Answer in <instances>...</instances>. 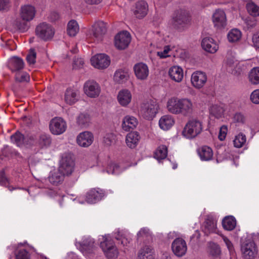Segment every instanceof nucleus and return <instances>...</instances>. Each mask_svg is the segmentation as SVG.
<instances>
[{"mask_svg":"<svg viewBox=\"0 0 259 259\" xmlns=\"http://www.w3.org/2000/svg\"><path fill=\"white\" fill-rule=\"evenodd\" d=\"M191 24V18L188 11L179 9L174 12L172 15L171 26L174 29L179 32L187 30Z\"/></svg>","mask_w":259,"mask_h":259,"instance_id":"f257e3e1","label":"nucleus"},{"mask_svg":"<svg viewBox=\"0 0 259 259\" xmlns=\"http://www.w3.org/2000/svg\"><path fill=\"white\" fill-rule=\"evenodd\" d=\"M202 130L201 122L196 119H192L185 125L182 131V135L187 138L192 139L200 134Z\"/></svg>","mask_w":259,"mask_h":259,"instance_id":"f03ea898","label":"nucleus"},{"mask_svg":"<svg viewBox=\"0 0 259 259\" xmlns=\"http://www.w3.org/2000/svg\"><path fill=\"white\" fill-rule=\"evenodd\" d=\"M36 36L44 41L51 40L55 34V29L46 22L40 23L35 29Z\"/></svg>","mask_w":259,"mask_h":259,"instance_id":"7ed1b4c3","label":"nucleus"},{"mask_svg":"<svg viewBox=\"0 0 259 259\" xmlns=\"http://www.w3.org/2000/svg\"><path fill=\"white\" fill-rule=\"evenodd\" d=\"M100 247L108 259H115L117 257L118 251L111 239L104 238L100 243Z\"/></svg>","mask_w":259,"mask_h":259,"instance_id":"20e7f679","label":"nucleus"},{"mask_svg":"<svg viewBox=\"0 0 259 259\" xmlns=\"http://www.w3.org/2000/svg\"><path fill=\"white\" fill-rule=\"evenodd\" d=\"M74 165L72 154L65 153L63 155L60 160V166L58 169L66 176H69L73 172Z\"/></svg>","mask_w":259,"mask_h":259,"instance_id":"39448f33","label":"nucleus"},{"mask_svg":"<svg viewBox=\"0 0 259 259\" xmlns=\"http://www.w3.org/2000/svg\"><path fill=\"white\" fill-rule=\"evenodd\" d=\"M158 105L155 101L149 100L143 103L141 107V113L147 120H151L157 112Z\"/></svg>","mask_w":259,"mask_h":259,"instance_id":"423d86ee","label":"nucleus"},{"mask_svg":"<svg viewBox=\"0 0 259 259\" xmlns=\"http://www.w3.org/2000/svg\"><path fill=\"white\" fill-rule=\"evenodd\" d=\"M241 250L245 259H254L257 252V247L253 241L247 240L241 245Z\"/></svg>","mask_w":259,"mask_h":259,"instance_id":"0eeeda50","label":"nucleus"},{"mask_svg":"<svg viewBox=\"0 0 259 259\" xmlns=\"http://www.w3.org/2000/svg\"><path fill=\"white\" fill-rule=\"evenodd\" d=\"M131 36L127 32H119L114 37V45L119 50L125 49L131 42Z\"/></svg>","mask_w":259,"mask_h":259,"instance_id":"6e6552de","label":"nucleus"},{"mask_svg":"<svg viewBox=\"0 0 259 259\" xmlns=\"http://www.w3.org/2000/svg\"><path fill=\"white\" fill-rule=\"evenodd\" d=\"M92 64L98 69L106 68L110 64V59L108 56L105 54H97L91 59Z\"/></svg>","mask_w":259,"mask_h":259,"instance_id":"1a4fd4ad","label":"nucleus"},{"mask_svg":"<svg viewBox=\"0 0 259 259\" xmlns=\"http://www.w3.org/2000/svg\"><path fill=\"white\" fill-rule=\"evenodd\" d=\"M171 249L176 256H183L186 254L187 250L186 241L181 238H176L172 242Z\"/></svg>","mask_w":259,"mask_h":259,"instance_id":"9d476101","label":"nucleus"},{"mask_svg":"<svg viewBox=\"0 0 259 259\" xmlns=\"http://www.w3.org/2000/svg\"><path fill=\"white\" fill-rule=\"evenodd\" d=\"M107 31V23L103 21H98L93 25L91 35L98 41L102 39L103 35Z\"/></svg>","mask_w":259,"mask_h":259,"instance_id":"9b49d317","label":"nucleus"},{"mask_svg":"<svg viewBox=\"0 0 259 259\" xmlns=\"http://www.w3.org/2000/svg\"><path fill=\"white\" fill-rule=\"evenodd\" d=\"M66 128V122L61 118L53 119L50 123V129L54 135H60L63 133Z\"/></svg>","mask_w":259,"mask_h":259,"instance_id":"f8f14e48","label":"nucleus"},{"mask_svg":"<svg viewBox=\"0 0 259 259\" xmlns=\"http://www.w3.org/2000/svg\"><path fill=\"white\" fill-rule=\"evenodd\" d=\"M212 21L214 27L217 29L225 28L227 25V21L224 11L221 9L216 10L212 16Z\"/></svg>","mask_w":259,"mask_h":259,"instance_id":"ddd939ff","label":"nucleus"},{"mask_svg":"<svg viewBox=\"0 0 259 259\" xmlns=\"http://www.w3.org/2000/svg\"><path fill=\"white\" fill-rule=\"evenodd\" d=\"M85 94L91 98L97 97L100 93V88L98 83L94 80H88L84 85Z\"/></svg>","mask_w":259,"mask_h":259,"instance_id":"4468645a","label":"nucleus"},{"mask_svg":"<svg viewBox=\"0 0 259 259\" xmlns=\"http://www.w3.org/2000/svg\"><path fill=\"white\" fill-rule=\"evenodd\" d=\"M94 140L93 134L89 131H85L80 133L77 137V143L80 147H88L90 146Z\"/></svg>","mask_w":259,"mask_h":259,"instance_id":"2eb2a0df","label":"nucleus"},{"mask_svg":"<svg viewBox=\"0 0 259 259\" xmlns=\"http://www.w3.org/2000/svg\"><path fill=\"white\" fill-rule=\"evenodd\" d=\"M207 80V76L204 72L196 71L191 76V82L194 87L197 89L201 88Z\"/></svg>","mask_w":259,"mask_h":259,"instance_id":"dca6fc26","label":"nucleus"},{"mask_svg":"<svg viewBox=\"0 0 259 259\" xmlns=\"http://www.w3.org/2000/svg\"><path fill=\"white\" fill-rule=\"evenodd\" d=\"M136 77L140 80H144L147 78L149 70L147 65L143 63H139L135 65L134 67Z\"/></svg>","mask_w":259,"mask_h":259,"instance_id":"f3484780","label":"nucleus"},{"mask_svg":"<svg viewBox=\"0 0 259 259\" xmlns=\"http://www.w3.org/2000/svg\"><path fill=\"white\" fill-rule=\"evenodd\" d=\"M35 10L34 7L31 5H25L21 7L20 17L23 21H29L33 19L35 16Z\"/></svg>","mask_w":259,"mask_h":259,"instance_id":"a211bd4d","label":"nucleus"},{"mask_svg":"<svg viewBox=\"0 0 259 259\" xmlns=\"http://www.w3.org/2000/svg\"><path fill=\"white\" fill-rule=\"evenodd\" d=\"M96 247L94 239L87 238L80 243V249L84 253L91 254L94 253Z\"/></svg>","mask_w":259,"mask_h":259,"instance_id":"6ab92c4d","label":"nucleus"},{"mask_svg":"<svg viewBox=\"0 0 259 259\" xmlns=\"http://www.w3.org/2000/svg\"><path fill=\"white\" fill-rule=\"evenodd\" d=\"M104 196V193L102 190L93 189L87 195V201L90 203H95Z\"/></svg>","mask_w":259,"mask_h":259,"instance_id":"aec40b11","label":"nucleus"},{"mask_svg":"<svg viewBox=\"0 0 259 259\" xmlns=\"http://www.w3.org/2000/svg\"><path fill=\"white\" fill-rule=\"evenodd\" d=\"M201 46L204 50L210 53H214L218 49V46L214 40L210 37L204 38L201 42Z\"/></svg>","mask_w":259,"mask_h":259,"instance_id":"412c9836","label":"nucleus"},{"mask_svg":"<svg viewBox=\"0 0 259 259\" xmlns=\"http://www.w3.org/2000/svg\"><path fill=\"white\" fill-rule=\"evenodd\" d=\"M148 10V6L147 3L144 1H139L136 4L134 14L137 18L141 19L147 15Z\"/></svg>","mask_w":259,"mask_h":259,"instance_id":"4be33fe9","label":"nucleus"},{"mask_svg":"<svg viewBox=\"0 0 259 259\" xmlns=\"http://www.w3.org/2000/svg\"><path fill=\"white\" fill-rule=\"evenodd\" d=\"M181 99L171 98L167 103V108L169 112L172 114H179L181 113Z\"/></svg>","mask_w":259,"mask_h":259,"instance_id":"5701e85b","label":"nucleus"},{"mask_svg":"<svg viewBox=\"0 0 259 259\" xmlns=\"http://www.w3.org/2000/svg\"><path fill=\"white\" fill-rule=\"evenodd\" d=\"M138 123L137 119L134 116H126L123 119L122 127L123 130L130 131L131 129H134Z\"/></svg>","mask_w":259,"mask_h":259,"instance_id":"b1692460","label":"nucleus"},{"mask_svg":"<svg viewBox=\"0 0 259 259\" xmlns=\"http://www.w3.org/2000/svg\"><path fill=\"white\" fill-rule=\"evenodd\" d=\"M23 60L18 57H13L10 61L9 67L12 72H18L24 68Z\"/></svg>","mask_w":259,"mask_h":259,"instance_id":"393cba45","label":"nucleus"},{"mask_svg":"<svg viewBox=\"0 0 259 259\" xmlns=\"http://www.w3.org/2000/svg\"><path fill=\"white\" fill-rule=\"evenodd\" d=\"M168 74L171 79L178 82H181L183 78V70L178 66L171 67L169 70Z\"/></svg>","mask_w":259,"mask_h":259,"instance_id":"a878e982","label":"nucleus"},{"mask_svg":"<svg viewBox=\"0 0 259 259\" xmlns=\"http://www.w3.org/2000/svg\"><path fill=\"white\" fill-rule=\"evenodd\" d=\"M193 112L192 103L188 99H181V113L184 116H189Z\"/></svg>","mask_w":259,"mask_h":259,"instance_id":"bb28decb","label":"nucleus"},{"mask_svg":"<svg viewBox=\"0 0 259 259\" xmlns=\"http://www.w3.org/2000/svg\"><path fill=\"white\" fill-rule=\"evenodd\" d=\"M117 99L121 105L125 106L131 102L132 95L128 90H123L119 92Z\"/></svg>","mask_w":259,"mask_h":259,"instance_id":"cd10ccee","label":"nucleus"},{"mask_svg":"<svg viewBox=\"0 0 259 259\" xmlns=\"http://www.w3.org/2000/svg\"><path fill=\"white\" fill-rule=\"evenodd\" d=\"M153 253V249L151 246L145 245L139 250L138 258V259H154Z\"/></svg>","mask_w":259,"mask_h":259,"instance_id":"c85d7f7f","label":"nucleus"},{"mask_svg":"<svg viewBox=\"0 0 259 259\" xmlns=\"http://www.w3.org/2000/svg\"><path fill=\"white\" fill-rule=\"evenodd\" d=\"M140 136L137 132L128 133L126 137V143L131 148H135L138 144Z\"/></svg>","mask_w":259,"mask_h":259,"instance_id":"c756f323","label":"nucleus"},{"mask_svg":"<svg viewBox=\"0 0 259 259\" xmlns=\"http://www.w3.org/2000/svg\"><path fill=\"white\" fill-rule=\"evenodd\" d=\"M198 153L202 160L207 161L211 159L213 156L212 149L207 146H204L198 150Z\"/></svg>","mask_w":259,"mask_h":259,"instance_id":"7c9ffc66","label":"nucleus"},{"mask_svg":"<svg viewBox=\"0 0 259 259\" xmlns=\"http://www.w3.org/2000/svg\"><path fill=\"white\" fill-rule=\"evenodd\" d=\"M208 255L213 258H220L221 250L220 246L214 242H210L208 246Z\"/></svg>","mask_w":259,"mask_h":259,"instance_id":"2f4dec72","label":"nucleus"},{"mask_svg":"<svg viewBox=\"0 0 259 259\" xmlns=\"http://www.w3.org/2000/svg\"><path fill=\"white\" fill-rule=\"evenodd\" d=\"M66 175L61 172L58 169L57 171L51 174L48 178L49 182L54 185H58L61 184L64 180V176Z\"/></svg>","mask_w":259,"mask_h":259,"instance_id":"473e14b6","label":"nucleus"},{"mask_svg":"<svg viewBox=\"0 0 259 259\" xmlns=\"http://www.w3.org/2000/svg\"><path fill=\"white\" fill-rule=\"evenodd\" d=\"M175 121L171 115H164L159 121V126L164 130H168L174 124Z\"/></svg>","mask_w":259,"mask_h":259,"instance_id":"72a5a7b5","label":"nucleus"},{"mask_svg":"<svg viewBox=\"0 0 259 259\" xmlns=\"http://www.w3.org/2000/svg\"><path fill=\"white\" fill-rule=\"evenodd\" d=\"M77 124L82 128L88 127L91 123V117L87 113H80L77 118Z\"/></svg>","mask_w":259,"mask_h":259,"instance_id":"f704fd0d","label":"nucleus"},{"mask_svg":"<svg viewBox=\"0 0 259 259\" xmlns=\"http://www.w3.org/2000/svg\"><path fill=\"white\" fill-rule=\"evenodd\" d=\"M222 225L225 230L232 231L236 227V219L233 216L226 217L222 221Z\"/></svg>","mask_w":259,"mask_h":259,"instance_id":"c9c22d12","label":"nucleus"},{"mask_svg":"<svg viewBox=\"0 0 259 259\" xmlns=\"http://www.w3.org/2000/svg\"><path fill=\"white\" fill-rule=\"evenodd\" d=\"M216 223L214 220L211 217L208 216L204 222V229L206 233H209L214 231Z\"/></svg>","mask_w":259,"mask_h":259,"instance_id":"e433bc0d","label":"nucleus"},{"mask_svg":"<svg viewBox=\"0 0 259 259\" xmlns=\"http://www.w3.org/2000/svg\"><path fill=\"white\" fill-rule=\"evenodd\" d=\"M37 143L40 148H46L51 145V139L49 135L41 134L39 136Z\"/></svg>","mask_w":259,"mask_h":259,"instance_id":"4c0bfd02","label":"nucleus"},{"mask_svg":"<svg viewBox=\"0 0 259 259\" xmlns=\"http://www.w3.org/2000/svg\"><path fill=\"white\" fill-rule=\"evenodd\" d=\"M79 30V27L75 20H70L67 25V31L70 36H74Z\"/></svg>","mask_w":259,"mask_h":259,"instance_id":"58836bf2","label":"nucleus"},{"mask_svg":"<svg viewBox=\"0 0 259 259\" xmlns=\"http://www.w3.org/2000/svg\"><path fill=\"white\" fill-rule=\"evenodd\" d=\"M167 154V148L165 145L159 146L154 152V157L158 160L165 159Z\"/></svg>","mask_w":259,"mask_h":259,"instance_id":"ea45409f","label":"nucleus"},{"mask_svg":"<svg viewBox=\"0 0 259 259\" xmlns=\"http://www.w3.org/2000/svg\"><path fill=\"white\" fill-rule=\"evenodd\" d=\"M224 112L223 108L218 105H213L209 108V113L211 116L217 118L222 117Z\"/></svg>","mask_w":259,"mask_h":259,"instance_id":"a19ab883","label":"nucleus"},{"mask_svg":"<svg viewBox=\"0 0 259 259\" xmlns=\"http://www.w3.org/2000/svg\"><path fill=\"white\" fill-rule=\"evenodd\" d=\"M249 80L253 84L259 83V67H254L251 70L249 74Z\"/></svg>","mask_w":259,"mask_h":259,"instance_id":"79ce46f5","label":"nucleus"},{"mask_svg":"<svg viewBox=\"0 0 259 259\" xmlns=\"http://www.w3.org/2000/svg\"><path fill=\"white\" fill-rule=\"evenodd\" d=\"M11 139L18 146L20 147L25 144L24 135L18 131L11 136Z\"/></svg>","mask_w":259,"mask_h":259,"instance_id":"37998d69","label":"nucleus"},{"mask_svg":"<svg viewBox=\"0 0 259 259\" xmlns=\"http://www.w3.org/2000/svg\"><path fill=\"white\" fill-rule=\"evenodd\" d=\"M76 93L71 89H67L65 95V100L67 103L69 104H74L76 101Z\"/></svg>","mask_w":259,"mask_h":259,"instance_id":"c03bdc74","label":"nucleus"},{"mask_svg":"<svg viewBox=\"0 0 259 259\" xmlns=\"http://www.w3.org/2000/svg\"><path fill=\"white\" fill-rule=\"evenodd\" d=\"M241 37V32L237 29H232L228 34V39L230 42H235L239 39Z\"/></svg>","mask_w":259,"mask_h":259,"instance_id":"a18cd8bd","label":"nucleus"},{"mask_svg":"<svg viewBox=\"0 0 259 259\" xmlns=\"http://www.w3.org/2000/svg\"><path fill=\"white\" fill-rule=\"evenodd\" d=\"M28 22L23 21L22 19L17 18L14 22V25L18 30L24 32L28 29Z\"/></svg>","mask_w":259,"mask_h":259,"instance_id":"49530a36","label":"nucleus"},{"mask_svg":"<svg viewBox=\"0 0 259 259\" xmlns=\"http://www.w3.org/2000/svg\"><path fill=\"white\" fill-rule=\"evenodd\" d=\"M246 9L249 14L254 17L259 15V7L254 3H249L246 5Z\"/></svg>","mask_w":259,"mask_h":259,"instance_id":"de8ad7c7","label":"nucleus"},{"mask_svg":"<svg viewBox=\"0 0 259 259\" xmlns=\"http://www.w3.org/2000/svg\"><path fill=\"white\" fill-rule=\"evenodd\" d=\"M128 76L121 71H116L114 76V80L118 83H121L127 80Z\"/></svg>","mask_w":259,"mask_h":259,"instance_id":"09e8293b","label":"nucleus"},{"mask_svg":"<svg viewBox=\"0 0 259 259\" xmlns=\"http://www.w3.org/2000/svg\"><path fill=\"white\" fill-rule=\"evenodd\" d=\"M29 78V75L26 72H17L15 75V80L19 82H28Z\"/></svg>","mask_w":259,"mask_h":259,"instance_id":"8fccbe9b","label":"nucleus"},{"mask_svg":"<svg viewBox=\"0 0 259 259\" xmlns=\"http://www.w3.org/2000/svg\"><path fill=\"white\" fill-rule=\"evenodd\" d=\"M245 142V136L242 135H238L233 141L234 146L237 148L241 147Z\"/></svg>","mask_w":259,"mask_h":259,"instance_id":"3c124183","label":"nucleus"},{"mask_svg":"<svg viewBox=\"0 0 259 259\" xmlns=\"http://www.w3.org/2000/svg\"><path fill=\"white\" fill-rule=\"evenodd\" d=\"M36 53L34 49H30L29 54L27 55L26 60L30 64H34L35 63Z\"/></svg>","mask_w":259,"mask_h":259,"instance_id":"603ef678","label":"nucleus"},{"mask_svg":"<svg viewBox=\"0 0 259 259\" xmlns=\"http://www.w3.org/2000/svg\"><path fill=\"white\" fill-rule=\"evenodd\" d=\"M115 136L112 133L106 134L104 137L103 142L107 146H110L114 141Z\"/></svg>","mask_w":259,"mask_h":259,"instance_id":"864d4df0","label":"nucleus"},{"mask_svg":"<svg viewBox=\"0 0 259 259\" xmlns=\"http://www.w3.org/2000/svg\"><path fill=\"white\" fill-rule=\"evenodd\" d=\"M16 259H30L28 252L26 249H21L15 254Z\"/></svg>","mask_w":259,"mask_h":259,"instance_id":"5fc2aeb1","label":"nucleus"},{"mask_svg":"<svg viewBox=\"0 0 259 259\" xmlns=\"http://www.w3.org/2000/svg\"><path fill=\"white\" fill-rule=\"evenodd\" d=\"M84 64V61L81 58L74 57L72 64L73 69H77L81 68Z\"/></svg>","mask_w":259,"mask_h":259,"instance_id":"6e6d98bb","label":"nucleus"},{"mask_svg":"<svg viewBox=\"0 0 259 259\" xmlns=\"http://www.w3.org/2000/svg\"><path fill=\"white\" fill-rule=\"evenodd\" d=\"M228 128L226 125H223L220 130L218 138L220 141H224L226 137Z\"/></svg>","mask_w":259,"mask_h":259,"instance_id":"4d7b16f0","label":"nucleus"},{"mask_svg":"<svg viewBox=\"0 0 259 259\" xmlns=\"http://www.w3.org/2000/svg\"><path fill=\"white\" fill-rule=\"evenodd\" d=\"M119 165L114 163H110L107 167V172L108 174H116V171L119 168Z\"/></svg>","mask_w":259,"mask_h":259,"instance_id":"13d9d810","label":"nucleus"},{"mask_svg":"<svg viewBox=\"0 0 259 259\" xmlns=\"http://www.w3.org/2000/svg\"><path fill=\"white\" fill-rule=\"evenodd\" d=\"M250 100L254 104H259V90H256L251 93Z\"/></svg>","mask_w":259,"mask_h":259,"instance_id":"bf43d9fd","label":"nucleus"},{"mask_svg":"<svg viewBox=\"0 0 259 259\" xmlns=\"http://www.w3.org/2000/svg\"><path fill=\"white\" fill-rule=\"evenodd\" d=\"M59 19V14L55 11L51 12L48 16L49 20L52 23L57 21Z\"/></svg>","mask_w":259,"mask_h":259,"instance_id":"052dcab7","label":"nucleus"},{"mask_svg":"<svg viewBox=\"0 0 259 259\" xmlns=\"http://www.w3.org/2000/svg\"><path fill=\"white\" fill-rule=\"evenodd\" d=\"M234 121L236 122L244 123L245 121V118L241 113H236L233 117Z\"/></svg>","mask_w":259,"mask_h":259,"instance_id":"680f3d73","label":"nucleus"},{"mask_svg":"<svg viewBox=\"0 0 259 259\" xmlns=\"http://www.w3.org/2000/svg\"><path fill=\"white\" fill-rule=\"evenodd\" d=\"M25 137V144H32L35 140V137L34 135L31 134H27L24 136Z\"/></svg>","mask_w":259,"mask_h":259,"instance_id":"e2e57ef3","label":"nucleus"},{"mask_svg":"<svg viewBox=\"0 0 259 259\" xmlns=\"http://www.w3.org/2000/svg\"><path fill=\"white\" fill-rule=\"evenodd\" d=\"M8 182V180L5 176V172L4 169H2L0 171V184L3 186H6Z\"/></svg>","mask_w":259,"mask_h":259,"instance_id":"0e129e2a","label":"nucleus"},{"mask_svg":"<svg viewBox=\"0 0 259 259\" xmlns=\"http://www.w3.org/2000/svg\"><path fill=\"white\" fill-rule=\"evenodd\" d=\"M170 51V48L168 46H166L164 48V50L162 52H158L157 55L161 58H164L167 57L166 55Z\"/></svg>","mask_w":259,"mask_h":259,"instance_id":"69168bd1","label":"nucleus"},{"mask_svg":"<svg viewBox=\"0 0 259 259\" xmlns=\"http://www.w3.org/2000/svg\"><path fill=\"white\" fill-rule=\"evenodd\" d=\"M9 6V0H0V11L7 10Z\"/></svg>","mask_w":259,"mask_h":259,"instance_id":"338daca9","label":"nucleus"},{"mask_svg":"<svg viewBox=\"0 0 259 259\" xmlns=\"http://www.w3.org/2000/svg\"><path fill=\"white\" fill-rule=\"evenodd\" d=\"M252 39L254 46L259 48V32L253 35Z\"/></svg>","mask_w":259,"mask_h":259,"instance_id":"774afa93","label":"nucleus"}]
</instances>
